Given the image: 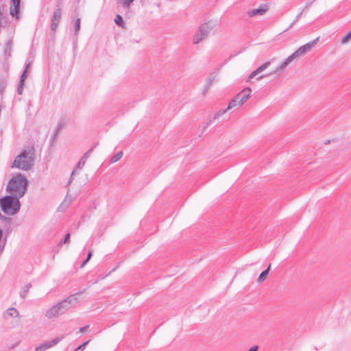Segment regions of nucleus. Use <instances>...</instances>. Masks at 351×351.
I'll use <instances>...</instances> for the list:
<instances>
[{"label": "nucleus", "mask_w": 351, "mask_h": 351, "mask_svg": "<svg viewBox=\"0 0 351 351\" xmlns=\"http://www.w3.org/2000/svg\"><path fill=\"white\" fill-rule=\"evenodd\" d=\"M217 75V71H214V72L210 73V75L207 77V78L206 79V85L203 90L204 94H206L207 93V91L211 86L213 81L216 78Z\"/></svg>", "instance_id": "nucleus-9"}, {"label": "nucleus", "mask_w": 351, "mask_h": 351, "mask_svg": "<svg viewBox=\"0 0 351 351\" xmlns=\"http://www.w3.org/2000/svg\"><path fill=\"white\" fill-rule=\"evenodd\" d=\"M88 262V257L86 258V260L83 262V263L82 264V267H83L86 263Z\"/></svg>", "instance_id": "nucleus-31"}, {"label": "nucleus", "mask_w": 351, "mask_h": 351, "mask_svg": "<svg viewBox=\"0 0 351 351\" xmlns=\"http://www.w3.org/2000/svg\"><path fill=\"white\" fill-rule=\"evenodd\" d=\"M6 23V19L2 11L0 10V26Z\"/></svg>", "instance_id": "nucleus-20"}, {"label": "nucleus", "mask_w": 351, "mask_h": 351, "mask_svg": "<svg viewBox=\"0 0 351 351\" xmlns=\"http://www.w3.org/2000/svg\"><path fill=\"white\" fill-rule=\"evenodd\" d=\"M212 29L213 26L209 23H205L201 25L194 35L193 43L196 45L202 40L206 39Z\"/></svg>", "instance_id": "nucleus-6"}, {"label": "nucleus", "mask_w": 351, "mask_h": 351, "mask_svg": "<svg viewBox=\"0 0 351 351\" xmlns=\"http://www.w3.org/2000/svg\"><path fill=\"white\" fill-rule=\"evenodd\" d=\"M269 10V5L268 4H261L258 8L252 9L249 11H247V15L250 17H253L255 16H263L264 15L267 10Z\"/></svg>", "instance_id": "nucleus-8"}, {"label": "nucleus", "mask_w": 351, "mask_h": 351, "mask_svg": "<svg viewBox=\"0 0 351 351\" xmlns=\"http://www.w3.org/2000/svg\"><path fill=\"white\" fill-rule=\"evenodd\" d=\"M61 12L60 10H57L53 16L52 23H51V29L55 31L58 27V24L61 19Z\"/></svg>", "instance_id": "nucleus-11"}, {"label": "nucleus", "mask_w": 351, "mask_h": 351, "mask_svg": "<svg viewBox=\"0 0 351 351\" xmlns=\"http://www.w3.org/2000/svg\"><path fill=\"white\" fill-rule=\"evenodd\" d=\"M319 38H316L315 40L304 45L299 47L293 53L289 56L285 60L282 64H280L278 66L276 67L274 72L270 73L269 75L277 74L279 75L282 70L295 58H299L308 51H310L314 46L317 44Z\"/></svg>", "instance_id": "nucleus-1"}, {"label": "nucleus", "mask_w": 351, "mask_h": 351, "mask_svg": "<svg viewBox=\"0 0 351 351\" xmlns=\"http://www.w3.org/2000/svg\"><path fill=\"white\" fill-rule=\"evenodd\" d=\"M258 349V346H254L250 348L248 351H257Z\"/></svg>", "instance_id": "nucleus-28"}, {"label": "nucleus", "mask_w": 351, "mask_h": 351, "mask_svg": "<svg viewBox=\"0 0 351 351\" xmlns=\"http://www.w3.org/2000/svg\"><path fill=\"white\" fill-rule=\"evenodd\" d=\"M28 68H29V65L27 66V67L25 68V71H23L22 75H21V83H23V82L25 80V79L27 77V73L28 72Z\"/></svg>", "instance_id": "nucleus-19"}, {"label": "nucleus", "mask_w": 351, "mask_h": 351, "mask_svg": "<svg viewBox=\"0 0 351 351\" xmlns=\"http://www.w3.org/2000/svg\"><path fill=\"white\" fill-rule=\"evenodd\" d=\"M27 180L21 175H16L9 182L7 191L16 197H22L25 192Z\"/></svg>", "instance_id": "nucleus-2"}, {"label": "nucleus", "mask_w": 351, "mask_h": 351, "mask_svg": "<svg viewBox=\"0 0 351 351\" xmlns=\"http://www.w3.org/2000/svg\"><path fill=\"white\" fill-rule=\"evenodd\" d=\"M271 64V62L269 61H267L261 66H259L256 69L258 70V73H261L263 71H265L266 69H267Z\"/></svg>", "instance_id": "nucleus-15"}, {"label": "nucleus", "mask_w": 351, "mask_h": 351, "mask_svg": "<svg viewBox=\"0 0 351 351\" xmlns=\"http://www.w3.org/2000/svg\"><path fill=\"white\" fill-rule=\"evenodd\" d=\"M304 11V9H302L301 10V12L296 16L295 19H294V21L291 23L290 27H292L298 20L300 18V16H302L303 12Z\"/></svg>", "instance_id": "nucleus-21"}, {"label": "nucleus", "mask_w": 351, "mask_h": 351, "mask_svg": "<svg viewBox=\"0 0 351 351\" xmlns=\"http://www.w3.org/2000/svg\"><path fill=\"white\" fill-rule=\"evenodd\" d=\"M69 239H70V234H66V236H65V238H64V242L66 243L67 242H69Z\"/></svg>", "instance_id": "nucleus-29"}, {"label": "nucleus", "mask_w": 351, "mask_h": 351, "mask_svg": "<svg viewBox=\"0 0 351 351\" xmlns=\"http://www.w3.org/2000/svg\"><path fill=\"white\" fill-rule=\"evenodd\" d=\"M80 27V21L77 19L75 22V32L78 31Z\"/></svg>", "instance_id": "nucleus-24"}, {"label": "nucleus", "mask_w": 351, "mask_h": 351, "mask_svg": "<svg viewBox=\"0 0 351 351\" xmlns=\"http://www.w3.org/2000/svg\"><path fill=\"white\" fill-rule=\"evenodd\" d=\"M12 5L10 8V13L12 17L19 19L20 0H12Z\"/></svg>", "instance_id": "nucleus-10"}, {"label": "nucleus", "mask_w": 351, "mask_h": 351, "mask_svg": "<svg viewBox=\"0 0 351 351\" xmlns=\"http://www.w3.org/2000/svg\"><path fill=\"white\" fill-rule=\"evenodd\" d=\"M123 156V152L120 151L111 158L110 162L114 163L119 160Z\"/></svg>", "instance_id": "nucleus-14"}, {"label": "nucleus", "mask_w": 351, "mask_h": 351, "mask_svg": "<svg viewBox=\"0 0 351 351\" xmlns=\"http://www.w3.org/2000/svg\"><path fill=\"white\" fill-rule=\"evenodd\" d=\"M258 74H259V73H258V70L256 69L255 71H254L253 72H252L250 73V75L248 77V79H247V82H249L251 79H252L253 77H256Z\"/></svg>", "instance_id": "nucleus-22"}, {"label": "nucleus", "mask_w": 351, "mask_h": 351, "mask_svg": "<svg viewBox=\"0 0 351 351\" xmlns=\"http://www.w3.org/2000/svg\"><path fill=\"white\" fill-rule=\"evenodd\" d=\"M46 348H47L46 346H38V347L36 348V350L37 351H42L43 350L46 349Z\"/></svg>", "instance_id": "nucleus-27"}, {"label": "nucleus", "mask_w": 351, "mask_h": 351, "mask_svg": "<svg viewBox=\"0 0 351 351\" xmlns=\"http://www.w3.org/2000/svg\"><path fill=\"white\" fill-rule=\"evenodd\" d=\"M351 38V30L342 38L341 44H346Z\"/></svg>", "instance_id": "nucleus-18"}, {"label": "nucleus", "mask_w": 351, "mask_h": 351, "mask_svg": "<svg viewBox=\"0 0 351 351\" xmlns=\"http://www.w3.org/2000/svg\"><path fill=\"white\" fill-rule=\"evenodd\" d=\"M252 93V89L247 87L237 93L234 97L229 102L228 109H232L239 108L244 104V103L250 97Z\"/></svg>", "instance_id": "nucleus-5"}, {"label": "nucleus", "mask_w": 351, "mask_h": 351, "mask_svg": "<svg viewBox=\"0 0 351 351\" xmlns=\"http://www.w3.org/2000/svg\"><path fill=\"white\" fill-rule=\"evenodd\" d=\"M134 0H121V2L124 8L126 9H129L130 4L134 1Z\"/></svg>", "instance_id": "nucleus-16"}, {"label": "nucleus", "mask_w": 351, "mask_h": 351, "mask_svg": "<svg viewBox=\"0 0 351 351\" xmlns=\"http://www.w3.org/2000/svg\"><path fill=\"white\" fill-rule=\"evenodd\" d=\"M315 1V0H307L303 9H304V10L308 9Z\"/></svg>", "instance_id": "nucleus-23"}, {"label": "nucleus", "mask_w": 351, "mask_h": 351, "mask_svg": "<svg viewBox=\"0 0 351 351\" xmlns=\"http://www.w3.org/2000/svg\"><path fill=\"white\" fill-rule=\"evenodd\" d=\"M3 211L8 215H14L20 208L19 198L7 196L0 200Z\"/></svg>", "instance_id": "nucleus-3"}, {"label": "nucleus", "mask_w": 351, "mask_h": 351, "mask_svg": "<svg viewBox=\"0 0 351 351\" xmlns=\"http://www.w3.org/2000/svg\"><path fill=\"white\" fill-rule=\"evenodd\" d=\"M91 256H92V254H91V253L89 252V255H88L89 260L90 259Z\"/></svg>", "instance_id": "nucleus-32"}, {"label": "nucleus", "mask_w": 351, "mask_h": 351, "mask_svg": "<svg viewBox=\"0 0 351 351\" xmlns=\"http://www.w3.org/2000/svg\"><path fill=\"white\" fill-rule=\"evenodd\" d=\"M8 314L10 316H14V315L17 314V312H16V311L15 309L11 308V309L9 310Z\"/></svg>", "instance_id": "nucleus-26"}, {"label": "nucleus", "mask_w": 351, "mask_h": 351, "mask_svg": "<svg viewBox=\"0 0 351 351\" xmlns=\"http://www.w3.org/2000/svg\"><path fill=\"white\" fill-rule=\"evenodd\" d=\"M76 300H77V297L75 295L68 297L66 300H64V301L59 303L58 306H56L53 308H52L49 311V313L51 315H58L59 313H60L59 311L62 308L64 309V308H68L70 306V304L73 303Z\"/></svg>", "instance_id": "nucleus-7"}, {"label": "nucleus", "mask_w": 351, "mask_h": 351, "mask_svg": "<svg viewBox=\"0 0 351 351\" xmlns=\"http://www.w3.org/2000/svg\"><path fill=\"white\" fill-rule=\"evenodd\" d=\"M268 75H260L258 76L257 78H256V80H262L263 78H264L265 77L267 76Z\"/></svg>", "instance_id": "nucleus-30"}, {"label": "nucleus", "mask_w": 351, "mask_h": 351, "mask_svg": "<svg viewBox=\"0 0 351 351\" xmlns=\"http://www.w3.org/2000/svg\"><path fill=\"white\" fill-rule=\"evenodd\" d=\"M114 23L121 27H125V23L123 20V18L119 14H117L114 19Z\"/></svg>", "instance_id": "nucleus-13"}, {"label": "nucleus", "mask_w": 351, "mask_h": 351, "mask_svg": "<svg viewBox=\"0 0 351 351\" xmlns=\"http://www.w3.org/2000/svg\"><path fill=\"white\" fill-rule=\"evenodd\" d=\"M86 342H84L82 345L80 346L75 351H84L86 345Z\"/></svg>", "instance_id": "nucleus-25"}, {"label": "nucleus", "mask_w": 351, "mask_h": 351, "mask_svg": "<svg viewBox=\"0 0 351 351\" xmlns=\"http://www.w3.org/2000/svg\"><path fill=\"white\" fill-rule=\"evenodd\" d=\"M270 267H271V264L269 265L268 267L265 270H264L263 271H262L261 273V274L259 275L258 278V282H262L265 280V278H267L268 273L269 271Z\"/></svg>", "instance_id": "nucleus-12"}, {"label": "nucleus", "mask_w": 351, "mask_h": 351, "mask_svg": "<svg viewBox=\"0 0 351 351\" xmlns=\"http://www.w3.org/2000/svg\"><path fill=\"white\" fill-rule=\"evenodd\" d=\"M229 110L230 109H228V107H227L226 109L219 110L218 112H217L215 114L214 119L219 118V117H221L223 114H224Z\"/></svg>", "instance_id": "nucleus-17"}, {"label": "nucleus", "mask_w": 351, "mask_h": 351, "mask_svg": "<svg viewBox=\"0 0 351 351\" xmlns=\"http://www.w3.org/2000/svg\"><path fill=\"white\" fill-rule=\"evenodd\" d=\"M33 151L29 150L28 152H23L18 156L14 161L13 166L17 168L27 170L32 165L33 162Z\"/></svg>", "instance_id": "nucleus-4"}]
</instances>
